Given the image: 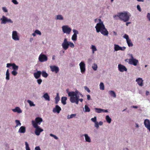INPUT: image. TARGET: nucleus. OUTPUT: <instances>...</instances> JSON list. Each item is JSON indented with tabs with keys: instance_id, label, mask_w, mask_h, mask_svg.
Returning <instances> with one entry per match:
<instances>
[{
	"instance_id": "obj_34",
	"label": "nucleus",
	"mask_w": 150,
	"mask_h": 150,
	"mask_svg": "<svg viewBox=\"0 0 150 150\" xmlns=\"http://www.w3.org/2000/svg\"><path fill=\"white\" fill-rule=\"evenodd\" d=\"M91 49L92 50V53L94 54L95 51H96L97 50V49L96 47L94 45H91Z\"/></svg>"
},
{
	"instance_id": "obj_38",
	"label": "nucleus",
	"mask_w": 150,
	"mask_h": 150,
	"mask_svg": "<svg viewBox=\"0 0 150 150\" xmlns=\"http://www.w3.org/2000/svg\"><path fill=\"white\" fill-rule=\"evenodd\" d=\"M27 101L29 104L30 107L35 106V105L34 103L33 102L30 100H28Z\"/></svg>"
},
{
	"instance_id": "obj_35",
	"label": "nucleus",
	"mask_w": 150,
	"mask_h": 150,
	"mask_svg": "<svg viewBox=\"0 0 150 150\" xmlns=\"http://www.w3.org/2000/svg\"><path fill=\"white\" fill-rule=\"evenodd\" d=\"M105 119L107 121V122L109 123H111V119L110 117L109 116V115H106L105 117Z\"/></svg>"
},
{
	"instance_id": "obj_17",
	"label": "nucleus",
	"mask_w": 150,
	"mask_h": 150,
	"mask_svg": "<svg viewBox=\"0 0 150 150\" xmlns=\"http://www.w3.org/2000/svg\"><path fill=\"white\" fill-rule=\"evenodd\" d=\"M43 130L40 127H39L35 129V134L37 136H39L41 132H42Z\"/></svg>"
},
{
	"instance_id": "obj_15",
	"label": "nucleus",
	"mask_w": 150,
	"mask_h": 150,
	"mask_svg": "<svg viewBox=\"0 0 150 150\" xmlns=\"http://www.w3.org/2000/svg\"><path fill=\"white\" fill-rule=\"evenodd\" d=\"M61 110V108L60 106L58 105H56L55 107L53 108L52 111L54 113L57 112L59 113Z\"/></svg>"
},
{
	"instance_id": "obj_5",
	"label": "nucleus",
	"mask_w": 150,
	"mask_h": 150,
	"mask_svg": "<svg viewBox=\"0 0 150 150\" xmlns=\"http://www.w3.org/2000/svg\"><path fill=\"white\" fill-rule=\"evenodd\" d=\"M0 20L1 21V24H5L6 23H12L13 21L10 18H8L4 16H3L1 18Z\"/></svg>"
},
{
	"instance_id": "obj_63",
	"label": "nucleus",
	"mask_w": 150,
	"mask_h": 150,
	"mask_svg": "<svg viewBox=\"0 0 150 150\" xmlns=\"http://www.w3.org/2000/svg\"><path fill=\"white\" fill-rule=\"evenodd\" d=\"M130 56H131V58L129 59H134L132 55V54H130Z\"/></svg>"
},
{
	"instance_id": "obj_14",
	"label": "nucleus",
	"mask_w": 150,
	"mask_h": 150,
	"mask_svg": "<svg viewBox=\"0 0 150 150\" xmlns=\"http://www.w3.org/2000/svg\"><path fill=\"white\" fill-rule=\"evenodd\" d=\"M128 63L131 65H133L134 66L137 65L138 62V60L135 59L128 60Z\"/></svg>"
},
{
	"instance_id": "obj_4",
	"label": "nucleus",
	"mask_w": 150,
	"mask_h": 150,
	"mask_svg": "<svg viewBox=\"0 0 150 150\" xmlns=\"http://www.w3.org/2000/svg\"><path fill=\"white\" fill-rule=\"evenodd\" d=\"M70 97V101L72 103H75L76 104H78L79 102L80 101L82 102L83 99L82 98H79V96H69Z\"/></svg>"
},
{
	"instance_id": "obj_28",
	"label": "nucleus",
	"mask_w": 150,
	"mask_h": 150,
	"mask_svg": "<svg viewBox=\"0 0 150 150\" xmlns=\"http://www.w3.org/2000/svg\"><path fill=\"white\" fill-rule=\"evenodd\" d=\"M109 94L112 97L116 98V96L115 92L113 91H109L108 92Z\"/></svg>"
},
{
	"instance_id": "obj_10",
	"label": "nucleus",
	"mask_w": 150,
	"mask_h": 150,
	"mask_svg": "<svg viewBox=\"0 0 150 150\" xmlns=\"http://www.w3.org/2000/svg\"><path fill=\"white\" fill-rule=\"evenodd\" d=\"M12 38L15 41H18L19 38L17 32L16 31H13L12 33Z\"/></svg>"
},
{
	"instance_id": "obj_3",
	"label": "nucleus",
	"mask_w": 150,
	"mask_h": 150,
	"mask_svg": "<svg viewBox=\"0 0 150 150\" xmlns=\"http://www.w3.org/2000/svg\"><path fill=\"white\" fill-rule=\"evenodd\" d=\"M62 46L63 48L65 50H67L69 47L72 48L74 47V43L70 41H68L67 38H65L62 44Z\"/></svg>"
},
{
	"instance_id": "obj_31",
	"label": "nucleus",
	"mask_w": 150,
	"mask_h": 150,
	"mask_svg": "<svg viewBox=\"0 0 150 150\" xmlns=\"http://www.w3.org/2000/svg\"><path fill=\"white\" fill-rule=\"evenodd\" d=\"M9 75H10V74L9 73V69H8L6 71V79L7 80H9V79H10Z\"/></svg>"
},
{
	"instance_id": "obj_53",
	"label": "nucleus",
	"mask_w": 150,
	"mask_h": 150,
	"mask_svg": "<svg viewBox=\"0 0 150 150\" xmlns=\"http://www.w3.org/2000/svg\"><path fill=\"white\" fill-rule=\"evenodd\" d=\"M12 2L15 4L17 5L18 4V2L16 0H12Z\"/></svg>"
},
{
	"instance_id": "obj_60",
	"label": "nucleus",
	"mask_w": 150,
	"mask_h": 150,
	"mask_svg": "<svg viewBox=\"0 0 150 150\" xmlns=\"http://www.w3.org/2000/svg\"><path fill=\"white\" fill-rule=\"evenodd\" d=\"M102 112H108V111L107 110H104V109H102Z\"/></svg>"
},
{
	"instance_id": "obj_20",
	"label": "nucleus",
	"mask_w": 150,
	"mask_h": 150,
	"mask_svg": "<svg viewBox=\"0 0 150 150\" xmlns=\"http://www.w3.org/2000/svg\"><path fill=\"white\" fill-rule=\"evenodd\" d=\"M55 19L57 20L63 21L64 20V17L62 15L58 14L56 16Z\"/></svg>"
},
{
	"instance_id": "obj_25",
	"label": "nucleus",
	"mask_w": 150,
	"mask_h": 150,
	"mask_svg": "<svg viewBox=\"0 0 150 150\" xmlns=\"http://www.w3.org/2000/svg\"><path fill=\"white\" fill-rule=\"evenodd\" d=\"M67 99V98L66 97H62L61 98V101L63 105H65L66 104V100Z\"/></svg>"
},
{
	"instance_id": "obj_32",
	"label": "nucleus",
	"mask_w": 150,
	"mask_h": 150,
	"mask_svg": "<svg viewBox=\"0 0 150 150\" xmlns=\"http://www.w3.org/2000/svg\"><path fill=\"white\" fill-rule=\"evenodd\" d=\"M41 74L42 76L44 78H46L48 76V74L46 73V71H42V72H41Z\"/></svg>"
},
{
	"instance_id": "obj_27",
	"label": "nucleus",
	"mask_w": 150,
	"mask_h": 150,
	"mask_svg": "<svg viewBox=\"0 0 150 150\" xmlns=\"http://www.w3.org/2000/svg\"><path fill=\"white\" fill-rule=\"evenodd\" d=\"M60 100L59 94L58 93H57L56 97L55 98V103L57 104Z\"/></svg>"
},
{
	"instance_id": "obj_58",
	"label": "nucleus",
	"mask_w": 150,
	"mask_h": 150,
	"mask_svg": "<svg viewBox=\"0 0 150 150\" xmlns=\"http://www.w3.org/2000/svg\"><path fill=\"white\" fill-rule=\"evenodd\" d=\"M137 9L140 11H141V8H140V6L138 5L137 6Z\"/></svg>"
},
{
	"instance_id": "obj_49",
	"label": "nucleus",
	"mask_w": 150,
	"mask_h": 150,
	"mask_svg": "<svg viewBox=\"0 0 150 150\" xmlns=\"http://www.w3.org/2000/svg\"><path fill=\"white\" fill-rule=\"evenodd\" d=\"M11 74L14 76H15L18 73L16 70H13L11 72Z\"/></svg>"
},
{
	"instance_id": "obj_37",
	"label": "nucleus",
	"mask_w": 150,
	"mask_h": 150,
	"mask_svg": "<svg viewBox=\"0 0 150 150\" xmlns=\"http://www.w3.org/2000/svg\"><path fill=\"white\" fill-rule=\"evenodd\" d=\"M12 68L13 69V70H16L17 71L18 70V66L16 65L15 63H13L12 65Z\"/></svg>"
},
{
	"instance_id": "obj_21",
	"label": "nucleus",
	"mask_w": 150,
	"mask_h": 150,
	"mask_svg": "<svg viewBox=\"0 0 150 150\" xmlns=\"http://www.w3.org/2000/svg\"><path fill=\"white\" fill-rule=\"evenodd\" d=\"M83 136L85 137L86 142L88 143H90L91 142V139L90 137L87 134H84L83 135Z\"/></svg>"
},
{
	"instance_id": "obj_30",
	"label": "nucleus",
	"mask_w": 150,
	"mask_h": 150,
	"mask_svg": "<svg viewBox=\"0 0 150 150\" xmlns=\"http://www.w3.org/2000/svg\"><path fill=\"white\" fill-rule=\"evenodd\" d=\"M76 116V114H72L70 115H68L67 116V119H69L75 117Z\"/></svg>"
},
{
	"instance_id": "obj_29",
	"label": "nucleus",
	"mask_w": 150,
	"mask_h": 150,
	"mask_svg": "<svg viewBox=\"0 0 150 150\" xmlns=\"http://www.w3.org/2000/svg\"><path fill=\"white\" fill-rule=\"evenodd\" d=\"M32 123L35 129L40 127L38 125V123H37L36 122H35L34 120H32Z\"/></svg>"
},
{
	"instance_id": "obj_16",
	"label": "nucleus",
	"mask_w": 150,
	"mask_h": 150,
	"mask_svg": "<svg viewBox=\"0 0 150 150\" xmlns=\"http://www.w3.org/2000/svg\"><path fill=\"white\" fill-rule=\"evenodd\" d=\"M126 49V47H120L118 45H114V50L115 51H117L119 50L122 51Z\"/></svg>"
},
{
	"instance_id": "obj_59",
	"label": "nucleus",
	"mask_w": 150,
	"mask_h": 150,
	"mask_svg": "<svg viewBox=\"0 0 150 150\" xmlns=\"http://www.w3.org/2000/svg\"><path fill=\"white\" fill-rule=\"evenodd\" d=\"M35 150H41L40 147L39 146H37L35 148Z\"/></svg>"
},
{
	"instance_id": "obj_39",
	"label": "nucleus",
	"mask_w": 150,
	"mask_h": 150,
	"mask_svg": "<svg viewBox=\"0 0 150 150\" xmlns=\"http://www.w3.org/2000/svg\"><path fill=\"white\" fill-rule=\"evenodd\" d=\"M15 122L16 123V125L15 126V128H16L18 126H20L21 125V123L19 120H15Z\"/></svg>"
},
{
	"instance_id": "obj_57",
	"label": "nucleus",
	"mask_w": 150,
	"mask_h": 150,
	"mask_svg": "<svg viewBox=\"0 0 150 150\" xmlns=\"http://www.w3.org/2000/svg\"><path fill=\"white\" fill-rule=\"evenodd\" d=\"M12 65L13 64H11V63H7L6 64V67L9 68L11 66H12Z\"/></svg>"
},
{
	"instance_id": "obj_11",
	"label": "nucleus",
	"mask_w": 150,
	"mask_h": 150,
	"mask_svg": "<svg viewBox=\"0 0 150 150\" xmlns=\"http://www.w3.org/2000/svg\"><path fill=\"white\" fill-rule=\"evenodd\" d=\"M50 68L51 71L52 72H54L57 73L59 71V69L58 67L55 65L50 66Z\"/></svg>"
},
{
	"instance_id": "obj_52",
	"label": "nucleus",
	"mask_w": 150,
	"mask_h": 150,
	"mask_svg": "<svg viewBox=\"0 0 150 150\" xmlns=\"http://www.w3.org/2000/svg\"><path fill=\"white\" fill-rule=\"evenodd\" d=\"M50 136L51 137H53L55 139H58V138L56 136L52 134H50Z\"/></svg>"
},
{
	"instance_id": "obj_33",
	"label": "nucleus",
	"mask_w": 150,
	"mask_h": 150,
	"mask_svg": "<svg viewBox=\"0 0 150 150\" xmlns=\"http://www.w3.org/2000/svg\"><path fill=\"white\" fill-rule=\"evenodd\" d=\"M129 47H132L133 46V44L131 42V40L130 39L126 41Z\"/></svg>"
},
{
	"instance_id": "obj_55",
	"label": "nucleus",
	"mask_w": 150,
	"mask_h": 150,
	"mask_svg": "<svg viewBox=\"0 0 150 150\" xmlns=\"http://www.w3.org/2000/svg\"><path fill=\"white\" fill-rule=\"evenodd\" d=\"M84 88L86 91L88 92L89 93L90 92V91L89 88H88L87 86H85L84 87Z\"/></svg>"
},
{
	"instance_id": "obj_45",
	"label": "nucleus",
	"mask_w": 150,
	"mask_h": 150,
	"mask_svg": "<svg viewBox=\"0 0 150 150\" xmlns=\"http://www.w3.org/2000/svg\"><path fill=\"white\" fill-rule=\"evenodd\" d=\"M123 38L126 39V41L129 39L128 35L127 34H125L123 36Z\"/></svg>"
},
{
	"instance_id": "obj_2",
	"label": "nucleus",
	"mask_w": 150,
	"mask_h": 150,
	"mask_svg": "<svg viewBox=\"0 0 150 150\" xmlns=\"http://www.w3.org/2000/svg\"><path fill=\"white\" fill-rule=\"evenodd\" d=\"M131 16L129 13L124 11L117 13V15L113 16V18L117 20L119 18L120 21L127 22L129 21Z\"/></svg>"
},
{
	"instance_id": "obj_19",
	"label": "nucleus",
	"mask_w": 150,
	"mask_h": 150,
	"mask_svg": "<svg viewBox=\"0 0 150 150\" xmlns=\"http://www.w3.org/2000/svg\"><path fill=\"white\" fill-rule=\"evenodd\" d=\"M136 81L137 82L138 85L140 86H143V80L142 78H139L137 79Z\"/></svg>"
},
{
	"instance_id": "obj_43",
	"label": "nucleus",
	"mask_w": 150,
	"mask_h": 150,
	"mask_svg": "<svg viewBox=\"0 0 150 150\" xmlns=\"http://www.w3.org/2000/svg\"><path fill=\"white\" fill-rule=\"evenodd\" d=\"M92 68L94 70H96L98 68V66L97 64L95 63H94L93 65L92 66Z\"/></svg>"
},
{
	"instance_id": "obj_41",
	"label": "nucleus",
	"mask_w": 150,
	"mask_h": 150,
	"mask_svg": "<svg viewBox=\"0 0 150 150\" xmlns=\"http://www.w3.org/2000/svg\"><path fill=\"white\" fill-rule=\"evenodd\" d=\"M77 35H73L71 37V40L74 41H76L77 39Z\"/></svg>"
},
{
	"instance_id": "obj_23",
	"label": "nucleus",
	"mask_w": 150,
	"mask_h": 150,
	"mask_svg": "<svg viewBox=\"0 0 150 150\" xmlns=\"http://www.w3.org/2000/svg\"><path fill=\"white\" fill-rule=\"evenodd\" d=\"M12 110L14 112H17L18 113H21L22 111L19 107H16L15 108L12 109Z\"/></svg>"
},
{
	"instance_id": "obj_42",
	"label": "nucleus",
	"mask_w": 150,
	"mask_h": 150,
	"mask_svg": "<svg viewBox=\"0 0 150 150\" xmlns=\"http://www.w3.org/2000/svg\"><path fill=\"white\" fill-rule=\"evenodd\" d=\"M95 110L96 111V112L97 113H100L102 112V109L98 108H95Z\"/></svg>"
},
{
	"instance_id": "obj_24",
	"label": "nucleus",
	"mask_w": 150,
	"mask_h": 150,
	"mask_svg": "<svg viewBox=\"0 0 150 150\" xmlns=\"http://www.w3.org/2000/svg\"><path fill=\"white\" fill-rule=\"evenodd\" d=\"M43 97L45 98V100L48 101H50V97L47 93H46L44 94Z\"/></svg>"
},
{
	"instance_id": "obj_40",
	"label": "nucleus",
	"mask_w": 150,
	"mask_h": 150,
	"mask_svg": "<svg viewBox=\"0 0 150 150\" xmlns=\"http://www.w3.org/2000/svg\"><path fill=\"white\" fill-rule=\"evenodd\" d=\"M84 108L85 112H89L90 111V108L87 105H85Z\"/></svg>"
},
{
	"instance_id": "obj_36",
	"label": "nucleus",
	"mask_w": 150,
	"mask_h": 150,
	"mask_svg": "<svg viewBox=\"0 0 150 150\" xmlns=\"http://www.w3.org/2000/svg\"><path fill=\"white\" fill-rule=\"evenodd\" d=\"M104 85L103 82H101L99 84V88L100 90H103L104 89Z\"/></svg>"
},
{
	"instance_id": "obj_9",
	"label": "nucleus",
	"mask_w": 150,
	"mask_h": 150,
	"mask_svg": "<svg viewBox=\"0 0 150 150\" xmlns=\"http://www.w3.org/2000/svg\"><path fill=\"white\" fill-rule=\"evenodd\" d=\"M81 72L82 74H83L85 71V64L84 62H81L79 64Z\"/></svg>"
},
{
	"instance_id": "obj_47",
	"label": "nucleus",
	"mask_w": 150,
	"mask_h": 150,
	"mask_svg": "<svg viewBox=\"0 0 150 150\" xmlns=\"http://www.w3.org/2000/svg\"><path fill=\"white\" fill-rule=\"evenodd\" d=\"M73 32L74 33V35H77L79 34V32L78 31L75 29H73Z\"/></svg>"
},
{
	"instance_id": "obj_44",
	"label": "nucleus",
	"mask_w": 150,
	"mask_h": 150,
	"mask_svg": "<svg viewBox=\"0 0 150 150\" xmlns=\"http://www.w3.org/2000/svg\"><path fill=\"white\" fill-rule=\"evenodd\" d=\"M25 145L26 150H30V149L29 147V144L27 142H25Z\"/></svg>"
},
{
	"instance_id": "obj_7",
	"label": "nucleus",
	"mask_w": 150,
	"mask_h": 150,
	"mask_svg": "<svg viewBox=\"0 0 150 150\" xmlns=\"http://www.w3.org/2000/svg\"><path fill=\"white\" fill-rule=\"evenodd\" d=\"M69 96H81V97H83V96L78 90H76L75 91H71L68 93Z\"/></svg>"
},
{
	"instance_id": "obj_12",
	"label": "nucleus",
	"mask_w": 150,
	"mask_h": 150,
	"mask_svg": "<svg viewBox=\"0 0 150 150\" xmlns=\"http://www.w3.org/2000/svg\"><path fill=\"white\" fill-rule=\"evenodd\" d=\"M118 70L121 72H123L124 71H127V69L126 67L121 64H119L118 66Z\"/></svg>"
},
{
	"instance_id": "obj_48",
	"label": "nucleus",
	"mask_w": 150,
	"mask_h": 150,
	"mask_svg": "<svg viewBox=\"0 0 150 150\" xmlns=\"http://www.w3.org/2000/svg\"><path fill=\"white\" fill-rule=\"evenodd\" d=\"M91 120L94 123L97 122V117L96 116L94 117L93 118H92L91 119Z\"/></svg>"
},
{
	"instance_id": "obj_56",
	"label": "nucleus",
	"mask_w": 150,
	"mask_h": 150,
	"mask_svg": "<svg viewBox=\"0 0 150 150\" xmlns=\"http://www.w3.org/2000/svg\"><path fill=\"white\" fill-rule=\"evenodd\" d=\"M147 18L149 21H150V13H148L147 15Z\"/></svg>"
},
{
	"instance_id": "obj_1",
	"label": "nucleus",
	"mask_w": 150,
	"mask_h": 150,
	"mask_svg": "<svg viewBox=\"0 0 150 150\" xmlns=\"http://www.w3.org/2000/svg\"><path fill=\"white\" fill-rule=\"evenodd\" d=\"M98 20L99 22L97 24L95 27L96 32L97 33L100 32L104 35L108 36L109 33L105 28L103 22L100 19H99Z\"/></svg>"
},
{
	"instance_id": "obj_6",
	"label": "nucleus",
	"mask_w": 150,
	"mask_h": 150,
	"mask_svg": "<svg viewBox=\"0 0 150 150\" xmlns=\"http://www.w3.org/2000/svg\"><path fill=\"white\" fill-rule=\"evenodd\" d=\"M62 32L64 33L69 34L71 32V28L68 25H63L62 27Z\"/></svg>"
},
{
	"instance_id": "obj_13",
	"label": "nucleus",
	"mask_w": 150,
	"mask_h": 150,
	"mask_svg": "<svg viewBox=\"0 0 150 150\" xmlns=\"http://www.w3.org/2000/svg\"><path fill=\"white\" fill-rule=\"evenodd\" d=\"M144 124L145 127L150 132V121L149 119H146L144 120Z\"/></svg>"
},
{
	"instance_id": "obj_61",
	"label": "nucleus",
	"mask_w": 150,
	"mask_h": 150,
	"mask_svg": "<svg viewBox=\"0 0 150 150\" xmlns=\"http://www.w3.org/2000/svg\"><path fill=\"white\" fill-rule=\"evenodd\" d=\"M87 99L88 100H90V99H91V96H90V95H87Z\"/></svg>"
},
{
	"instance_id": "obj_26",
	"label": "nucleus",
	"mask_w": 150,
	"mask_h": 150,
	"mask_svg": "<svg viewBox=\"0 0 150 150\" xmlns=\"http://www.w3.org/2000/svg\"><path fill=\"white\" fill-rule=\"evenodd\" d=\"M42 121V119L39 117H37L35 119V121L38 123L39 125H40Z\"/></svg>"
},
{
	"instance_id": "obj_18",
	"label": "nucleus",
	"mask_w": 150,
	"mask_h": 150,
	"mask_svg": "<svg viewBox=\"0 0 150 150\" xmlns=\"http://www.w3.org/2000/svg\"><path fill=\"white\" fill-rule=\"evenodd\" d=\"M41 74V71H37L33 74L34 76L36 79L39 78L40 77Z\"/></svg>"
},
{
	"instance_id": "obj_64",
	"label": "nucleus",
	"mask_w": 150,
	"mask_h": 150,
	"mask_svg": "<svg viewBox=\"0 0 150 150\" xmlns=\"http://www.w3.org/2000/svg\"><path fill=\"white\" fill-rule=\"evenodd\" d=\"M113 35L115 36H116L117 35V33L115 31H113Z\"/></svg>"
},
{
	"instance_id": "obj_51",
	"label": "nucleus",
	"mask_w": 150,
	"mask_h": 150,
	"mask_svg": "<svg viewBox=\"0 0 150 150\" xmlns=\"http://www.w3.org/2000/svg\"><path fill=\"white\" fill-rule=\"evenodd\" d=\"M37 81L39 85H40L42 82V80L41 79H38Z\"/></svg>"
},
{
	"instance_id": "obj_54",
	"label": "nucleus",
	"mask_w": 150,
	"mask_h": 150,
	"mask_svg": "<svg viewBox=\"0 0 150 150\" xmlns=\"http://www.w3.org/2000/svg\"><path fill=\"white\" fill-rule=\"evenodd\" d=\"M2 8V10L4 12L6 13L8 12V10L5 7H3Z\"/></svg>"
},
{
	"instance_id": "obj_46",
	"label": "nucleus",
	"mask_w": 150,
	"mask_h": 150,
	"mask_svg": "<svg viewBox=\"0 0 150 150\" xmlns=\"http://www.w3.org/2000/svg\"><path fill=\"white\" fill-rule=\"evenodd\" d=\"M35 33H36V34L40 35H41V32L38 30H35Z\"/></svg>"
},
{
	"instance_id": "obj_62",
	"label": "nucleus",
	"mask_w": 150,
	"mask_h": 150,
	"mask_svg": "<svg viewBox=\"0 0 150 150\" xmlns=\"http://www.w3.org/2000/svg\"><path fill=\"white\" fill-rule=\"evenodd\" d=\"M103 123L102 121H100L98 123V125L100 126H101L103 125Z\"/></svg>"
},
{
	"instance_id": "obj_8",
	"label": "nucleus",
	"mask_w": 150,
	"mask_h": 150,
	"mask_svg": "<svg viewBox=\"0 0 150 150\" xmlns=\"http://www.w3.org/2000/svg\"><path fill=\"white\" fill-rule=\"evenodd\" d=\"M48 59L47 57L45 55L41 54L38 57L39 61L41 62L46 61Z\"/></svg>"
},
{
	"instance_id": "obj_50",
	"label": "nucleus",
	"mask_w": 150,
	"mask_h": 150,
	"mask_svg": "<svg viewBox=\"0 0 150 150\" xmlns=\"http://www.w3.org/2000/svg\"><path fill=\"white\" fill-rule=\"evenodd\" d=\"M95 127L96 128V129H98L99 127V126L98 125V122H97L95 123Z\"/></svg>"
},
{
	"instance_id": "obj_22",
	"label": "nucleus",
	"mask_w": 150,
	"mask_h": 150,
	"mask_svg": "<svg viewBox=\"0 0 150 150\" xmlns=\"http://www.w3.org/2000/svg\"><path fill=\"white\" fill-rule=\"evenodd\" d=\"M26 129L25 127L24 126H22L20 127L18 130V132L24 133L25 132Z\"/></svg>"
}]
</instances>
